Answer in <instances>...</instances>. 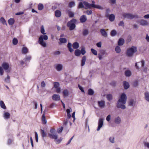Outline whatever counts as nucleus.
I'll use <instances>...</instances> for the list:
<instances>
[{"label": "nucleus", "mask_w": 149, "mask_h": 149, "mask_svg": "<svg viewBox=\"0 0 149 149\" xmlns=\"http://www.w3.org/2000/svg\"><path fill=\"white\" fill-rule=\"evenodd\" d=\"M2 66H0V75L2 76L3 74L4 70L7 72L9 73L10 72V70L9 69V65L7 63L4 62L2 64Z\"/></svg>", "instance_id": "obj_1"}, {"label": "nucleus", "mask_w": 149, "mask_h": 149, "mask_svg": "<svg viewBox=\"0 0 149 149\" xmlns=\"http://www.w3.org/2000/svg\"><path fill=\"white\" fill-rule=\"evenodd\" d=\"M48 36L46 35H41L39 38L38 43L43 47H46L47 45L46 42L43 40H47L48 39Z\"/></svg>", "instance_id": "obj_2"}, {"label": "nucleus", "mask_w": 149, "mask_h": 149, "mask_svg": "<svg viewBox=\"0 0 149 149\" xmlns=\"http://www.w3.org/2000/svg\"><path fill=\"white\" fill-rule=\"evenodd\" d=\"M137 51L136 47L133 46L127 49L126 52L127 55L128 56L132 57L133 56L134 54Z\"/></svg>", "instance_id": "obj_3"}, {"label": "nucleus", "mask_w": 149, "mask_h": 149, "mask_svg": "<svg viewBox=\"0 0 149 149\" xmlns=\"http://www.w3.org/2000/svg\"><path fill=\"white\" fill-rule=\"evenodd\" d=\"M76 22V19H73L67 23V26L69 28L70 30H72L75 28L76 25L75 24Z\"/></svg>", "instance_id": "obj_4"}, {"label": "nucleus", "mask_w": 149, "mask_h": 149, "mask_svg": "<svg viewBox=\"0 0 149 149\" xmlns=\"http://www.w3.org/2000/svg\"><path fill=\"white\" fill-rule=\"evenodd\" d=\"M50 133L48 134L49 136L51 139H54L56 141L58 138V135L56 130L54 129H52L50 130Z\"/></svg>", "instance_id": "obj_5"}, {"label": "nucleus", "mask_w": 149, "mask_h": 149, "mask_svg": "<svg viewBox=\"0 0 149 149\" xmlns=\"http://www.w3.org/2000/svg\"><path fill=\"white\" fill-rule=\"evenodd\" d=\"M126 103V102H119L118 101L116 106L118 108H121L122 109H126V107L125 105Z\"/></svg>", "instance_id": "obj_6"}, {"label": "nucleus", "mask_w": 149, "mask_h": 149, "mask_svg": "<svg viewBox=\"0 0 149 149\" xmlns=\"http://www.w3.org/2000/svg\"><path fill=\"white\" fill-rule=\"evenodd\" d=\"M123 16L125 18L129 19H132L134 17H136V16L132 15L130 13H124L123 14Z\"/></svg>", "instance_id": "obj_7"}, {"label": "nucleus", "mask_w": 149, "mask_h": 149, "mask_svg": "<svg viewBox=\"0 0 149 149\" xmlns=\"http://www.w3.org/2000/svg\"><path fill=\"white\" fill-rule=\"evenodd\" d=\"M127 97L126 95L124 93H122L120 96V98L118 100L119 102H126Z\"/></svg>", "instance_id": "obj_8"}, {"label": "nucleus", "mask_w": 149, "mask_h": 149, "mask_svg": "<svg viewBox=\"0 0 149 149\" xmlns=\"http://www.w3.org/2000/svg\"><path fill=\"white\" fill-rule=\"evenodd\" d=\"M103 118H100L99 119L98 122V127L97 129V131L100 130V128L102 127L103 125Z\"/></svg>", "instance_id": "obj_9"}, {"label": "nucleus", "mask_w": 149, "mask_h": 149, "mask_svg": "<svg viewBox=\"0 0 149 149\" xmlns=\"http://www.w3.org/2000/svg\"><path fill=\"white\" fill-rule=\"evenodd\" d=\"M52 99L54 101H58L60 100V97L59 95L54 94L52 96Z\"/></svg>", "instance_id": "obj_10"}, {"label": "nucleus", "mask_w": 149, "mask_h": 149, "mask_svg": "<svg viewBox=\"0 0 149 149\" xmlns=\"http://www.w3.org/2000/svg\"><path fill=\"white\" fill-rule=\"evenodd\" d=\"M140 24L143 26L148 25V22L146 20H142L138 21Z\"/></svg>", "instance_id": "obj_11"}, {"label": "nucleus", "mask_w": 149, "mask_h": 149, "mask_svg": "<svg viewBox=\"0 0 149 149\" xmlns=\"http://www.w3.org/2000/svg\"><path fill=\"white\" fill-rule=\"evenodd\" d=\"M106 17H108L109 19L111 22H113L114 21L115 18V16L113 14H111L110 15H106Z\"/></svg>", "instance_id": "obj_12"}, {"label": "nucleus", "mask_w": 149, "mask_h": 149, "mask_svg": "<svg viewBox=\"0 0 149 149\" xmlns=\"http://www.w3.org/2000/svg\"><path fill=\"white\" fill-rule=\"evenodd\" d=\"M55 68L58 71H61L63 69V65L61 64H57L55 65Z\"/></svg>", "instance_id": "obj_13"}, {"label": "nucleus", "mask_w": 149, "mask_h": 149, "mask_svg": "<svg viewBox=\"0 0 149 149\" xmlns=\"http://www.w3.org/2000/svg\"><path fill=\"white\" fill-rule=\"evenodd\" d=\"M97 103L99 106L101 108H104L105 105V102L104 101H98Z\"/></svg>", "instance_id": "obj_14"}, {"label": "nucleus", "mask_w": 149, "mask_h": 149, "mask_svg": "<svg viewBox=\"0 0 149 149\" xmlns=\"http://www.w3.org/2000/svg\"><path fill=\"white\" fill-rule=\"evenodd\" d=\"M100 32L102 35L104 37L107 36V34L104 29H102L100 30Z\"/></svg>", "instance_id": "obj_15"}, {"label": "nucleus", "mask_w": 149, "mask_h": 149, "mask_svg": "<svg viewBox=\"0 0 149 149\" xmlns=\"http://www.w3.org/2000/svg\"><path fill=\"white\" fill-rule=\"evenodd\" d=\"M83 3L85 7V9L91 8V4L89 3L86 1H84L83 2Z\"/></svg>", "instance_id": "obj_16"}, {"label": "nucleus", "mask_w": 149, "mask_h": 149, "mask_svg": "<svg viewBox=\"0 0 149 149\" xmlns=\"http://www.w3.org/2000/svg\"><path fill=\"white\" fill-rule=\"evenodd\" d=\"M80 20L82 23L85 22L87 20L86 17L85 15H82L80 17Z\"/></svg>", "instance_id": "obj_17"}, {"label": "nucleus", "mask_w": 149, "mask_h": 149, "mask_svg": "<svg viewBox=\"0 0 149 149\" xmlns=\"http://www.w3.org/2000/svg\"><path fill=\"white\" fill-rule=\"evenodd\" d=\"M121 122V119L120 117L118 116L114 119V122L117 124H120Z\"/></svg>", "instance_id": "obj_18"}, {"label": "nucleus", "mask_w": 149, "mask_h": 149, "mask_svg": "<svg viewBox=\"0 0 149 149\" xmlns=\"http://www.w3.org/2000/svg\"><path fill=\"white\" fill-rule=\"evenodd\" d=\"M123 83L125 89H127L128 88H129L130 87V85L128 82L126 81H123Z\"/></svg>", "instance_id": "obj_19"}, {"label": "nucleus", "mask_w": 149, "mask_h": 149, "mask_svg": "<svg viewBox=\"0 0 149 149\" xmlns=\"http://www.w3.org/2000/svg\"><path fill=\"white\" fill-rule=\"evenodd\" d=\"M124 43V40L123 38H120L119 39L118 42V45L119 46L123 45Z\"/></svg>", "instance_id": "obj_20"}, {"label": "nucleus", "mask_w": 149, "mask_h": 149, "mask_svg": "<svg viewBox=\"0 0 149 149\" xmlns=\"http://www.w3.org/2000/svg\"><path fill=\"white\" fill-rule=\"evenodd\" d=\"M10 116L9 113L8 112H4L3 114V117L5 119H7L9 118Z\"/></svg>", "instance_id": "obj_21"}, {"label": "nucleus", "mask_w": 149, "mask_h": 149, "mask_svg": "<svg viewBox=\"0 0 149 149\" xmlns=\"http://www.w3.org/2000/svg\"><path fill=\"white\" fill-rule=\"evenodd\" d=\"M72 46L71 43L70 42H68L67 45V47L68 48L69 51L70 52H72L74 51V50L72 48Z\"/></svg>", "instance_id": "obj_22"}, {"label": "nucleus", "mask_w": 149, "mask_h": 149, "mask_svg": "<svg viewBox=\"0 0 149 149\" xmlns=\"http://www.w3.org/2000/svg\"><path fill=\"white\" fill-rule=\"evenodd\" d=\"M72 46L74 49H77L79 47V44L77 42H75L73 44Z\"/></svg>", "instance_id": "obj_23"}, {"label": "nucleus", "mask_w": 149, "mask_h": 149, "mask_svg": "<svg viewBox=\"0 0 149 149\" xmlns=\"http://www.w3.org/2000/svg\"><path fill=\"white\" fill-rule=\"evenodd\" d=\"M55 14L56 17H59L61 16V13L60 10H57L55 11Z\"/></svg>", "instance_id": "obj_24"}, {"label": "nucleus", "mask_w": 149, "mask_h": 149, "mask_svg": "<svg viewBox=\"0 0 149 149\" xmlns=\"http://www.w3.org/2000/svg\"><path fill=\"white\" fill-rule=\"evenodd\" d=\"M135 101L134 100H131L129 102V105L130 106H134L135 105Z\"/></svg>", "instance_id": "obj_25"}, {"label": "nucleus", "mask_w": 149, "mask_h": 149, "mask_svg": "<svg viewBox=\"0 0 149 149\" xmlns=\"http://www.w3.org/2000/svg\"><path fill=\"white\" fill-rule=\"evenodd\" d=\"M22 54H26L28 52V50L27 47H23L22 49Z\"/></svg>", "instance_id": "obj_26"}, {"label": "nucleus", "mask_w": 149, "mask_h": 149, "mask_svg": "<svg viewBox=\"0 0 149 149\" xmlns=\"http://www.w3.org/2000/svg\"><path fill=\"white\" fill-rule=\"evenodd\" d=\"M86 59V58L85 56H84L82 57L81 61V66H83L85 65Z\"/></svg>", "instance_id": "obj_27"}, {"label": "nucleus", "mask_w": 149, "mask_h": 149, "mask_svg": "<svg viewBox=\"0 0 149 149\" xmlns=\"http://www.w3.org/2000/svg\"><path fill=\"white\" fill-rule=\"evenodd\" d=\"M0 106L3 109H5L6 108L4 102L3 101H0Z\"/></svg>", "instance_id": "obj_28"}, {"label": "nucleus", "mask_w": 149, "mask_h": 149, "mask_svg": "<svg viewBox=\"0 0 149 149\" xmlns=\"http://www.w3.org/2000/svg\"><path fill=\"white\" fill-rule=\"evenodd\" d=\"M42 120L43 122V123L45 124L46 123L47 121L45 117V115L44 113H43L42 115Z\"/></svg>", "instance_id": "obj_29"}, {"label": "nucleus", "mask_w": 149, "mask_h": 149, "mask_svg": "<svg viewBox=\"0 0 149 149\" xmlns=\"http://www.w3.org/2000/svg\"><path fill=\"white\" fill-rule=\"evenodd\" d=\"M8 22L9 25H12L14 24L15 20L14 19L11 18L8 19Z\"/></svg>", "instance_id": "obj_30"}, {"label": "nucleus", "mask_w": 149, "mask_h": 149, "mask_svg": "<svg viewBox=\"0 0 149 149\" xmlns=\"http://www.w3.org/2000/svg\"><path fill=\"white\" fill-rule=\"evenodd\" d=\"M75 55L77 56H79L81 54L80 50L78 49H77L75 51Z\"/></svg>", "instance_id": "obj_31"}, {"label": "nucleus", "mask_w": 149, "mask_h": 149, "mask_svg": "<svg viewBox=\"0 0 149 149\" xmlns=\"http://www.w3.org/2000/svg\"><path fill=\"white\" fill-rule=\"evenodd\" d=\"M125 74L126 77H129L131 75V72L130 70H127L125 71Z\"/></svg>", "instance_id": "obj_32"}, {"label": "nucleus", "mask_w": 149, "mask_h": 149, "mask_svg": "<svg viewBox=\"0 0 149 149\" xmlns=\"http://www.w3.org/2000/svg\"><path fill=\"white\" fill-rule=\"evenodd\" d=\"M145 96L146 100L149 102V93L148 92H146L145 93Z\"/></svg>", "instance_id": "obj_33"}, {"label": "nucleus", "mask_w": 149, "mask_h": 149, "mask_svg": "<svg viewBox=\"0 0 149 149\" xmlns=\"http://www.w3.org/2000/svg\"><path fill=\"white\" fill-rule=\"evenodd\" d=\"M106 98L108 100L111 101L113 99V96L111 94H107L106 95Z\"/></svg>", "instance_id": "obj_34"}, {"label": "nucleus", "mask_w": 149, "mask_h": 149, "mask_svg": "<svg viewBox=\"0 0 149 149\" xmlns=\"http://www.w3.org/2000/svg\"><path fill=\"white\" fill-rule=\"evenodd\" d=\"M59 40L60 42L61 43H65L67 42V39L65 38H60Z\"/></svg>", "instance_id": "obj_35"}, {"label": "nucleus", "mask_w": 149, "mask_h": 149, "mask_svg": "<svg viewBox=\"0 0 149 149\" xmlns=\"http://www.w3.org/2000/svg\"><path fill=\"white\" fill-rule=\"evenodd\" d=\"M75 4L74 1H71L68 4V6L69 7L71 8L72 7L75 6Z\"/></svg>", "instance_id": "obj_36"}, {"label": "nucleus", "mask_w": 149, "mask_h": 149, "mask_svg": "<svg viewBox=\"0 0 149 149\" xmlns=\"http://www.w3.org/2000/svg\"><path fill=\"white\" fill-rule=\"evenodd\" d=\"M0 21L3 24L7 25L6 21L3 17H1V18L0 19Z\"/></svg>", "instance_id": "obj_37"}, {"label": "nucleus", "mask_w": 149, "mask_h": 149, "mask_svg": "<svg viewBox=\"0 0 149 149\" xmlns=\"http://www.w3.org/2000/svg\"><path fill=\"white\" fill-rule=\"evenodd\" d=\"M89 33V31L88 29H84L83 32V34L84 36L87 35Z\"/></svg>", "instance_id": "obj_38"}, {"label": "nucleus", "mask_w": 149, "mask_h": 149, "mask_svg": "<svg viewBox=\"0 0 149 149\" xmlns=\"http://www.w3.org/2000/svg\"><path fill=\"white\" fill-rule=\"evenodd\" d=\"M111 35L112 36H114L117 34V32L115 30H113L111 32Z\"/></svg>", "instance_id": "obj_39"}, {"label": "nucleus", "mask_w": 149, "mask_h": 149, "mask_svg": "<svg viewBox=\"0 0 149 149\" xmlns=\"http://www.w3.org/2000/svg\"><path fill=\"white\" fill-rule=\"evenodd\" d=\"M31 59V56H26L25 58V60L26 62H27L28 61V62H29Z\"/></svg>", "instance_id": "obj_40"}, {"label": "nucleus", "mask_w": 149, "mask_h": 149, "mask_svg": "<svg viewBox=\"0 0 149 149\" xmlns=\"http://www.w3.org/2000/svg\"><path fill=\"white\" fill-rule=\"evenodd\" d=\"M40 131L42 136L43 137H46L47 136V134L42 129H41Z\"/></svg>", "instance_id": "obj_41"}, {"label": "nucleus", "mask_w": 149, "mask_h": 149, "mask_svg": "<svg viewBox=\"0 0 149 149\" xmlns=\"http://www.w3.org/2000/svg\"><path fill=\"white\" fill-rule=\"evenodd\" d=\"M44 8L43 5L42 3H39L38 6V9L39 10H42Z\"/></svg>", "instance_id": "obj_42"}, {"label": "nucleus", "mask_w": 149, "mask_h": 149, "mask_svg": "<svg viewBox=\"0 0 149 149\" xmlns=\"http://www.w3.org/2000/svg\"><path fill=\"white\" fill-rule=\"evenodd\" d=\"M88 95H93L94 93V91L91 88L88 89Z\"/></svg>", "instance_id": "obj_43"}, {"label": "nucleus", "mask_w": 149, "mask_h": 149, "mask_svg": "<svg viewBox=\"0 0 149 149\" xmlns=\"http://www.w3.org/2000/svg\"><path fill=\"white\" fill-rule=\"evenodd\" d=\"M115 138L113 136L110 137L109 139V140L110 142L112 143H114Z\"/></svg>", "instance_id": "obj_44"}, {"label": "nucleus", "mask_w": 149, "mask_h": 149, "mask_svg": "<svg viewBox=\"0 0 149 149\" xmlns=\"http://www.w3.org/2000/svg\"><path fill=\"white\" fill-rule=\"evenodd\" d=\"M81 54L83 55H84L86 53V51H85V48L84 47H82L81 51Z\"/></svg>", "instance_id": "obj_45"}, {"label": "nucleus", "mask_w": 149, "mask_h": 149, "mask_svg": "<svg viewBox=\"0 0 149 149\" xmlns=\"http://www.w3.org/2000/svg\"><path fill=\"white\" fill-rule=\"evenodd\" d=\"M40 31L41 33H42L43 34L45 35L46 34V33H45V30L44 29V28L43 26V25L41 27Z\"/></svg>", "instance_id": "obj_46"}, {"label": "nucleus", "mask_w": 149, "mask_h": 149, "mask_svg": "<svg viewBox=\"0 0 149 149\" xmlns=\"http://www.w3.org/2000/svg\"><path fill=\"white\" fill-rule=\"evenodd\" d=\"M115 50L117 53H119L120 52L121 49L119 47L116 46L115 49Z\"/></svg>", "instance_id": "obj_47"}, {"label": "nucleus", "mask_w": 149, "mask_h": 149, "mask_svg": "<svg viewBox=\"0 0 149 149\" xmlns=\"http://www.w3.org/2000/svg\"><path fill=\"white\" fill-rule=\"evenodd\" d=\"M63 93L64 96H66L68 95L69 92L68 90H65L63 91Z\"/></svg>", "instance_id": "obj_48"}, {"label": "nucleus", "mask_w": 149, "mask_h": 149, "mask_svg": "<svg viewBox=\"0 0 149 149\" xmlns=\"http://www.w3.org/2000/svg\"><path fill=\"white\" fill-rule=\"evenodd\" d=\"M10 76L8 75H7V77L5 79H4V81L5 82H6L7 83H9L10 81Z\"/></svg>", "instance_id": "obj_49"}, {"label": "nucleus", "mask_w": 149, "mask_h": 149, "mask_svg": "<svg viewBox=\"0 0 149 149\" xmlns=\"http://www.w3.org/2000/svg\"><path fill=\"white\" fill-rule=\"evenodd\" d=\"M84 7V6L82 3L81 2H80L79 3V4L78 7V8H83Z\"/></svg>", "instance_id": "obj_50"}, {"label": "nucleus", "mask_w": 149, "mask_h": 149, "mask_svg": "<svg viewBox=\"0 0 149 149\" xmlns=\"http://www.w3.org/2000/svg\"><path fill=\"white\" fill-rule=\"evenodd\" d=\"M18 43V40L16 38H14L13 40V43L14 45H16Z\"/></svg>", "instance_id": "obj_51"}, {"label": "nucleus", "mask_w": 149, "mask_h": 149, "mask_svg": "<svg viewBox=\"0 0 149 149\" xmlns=\"http://www.w3.org/2000/svg\"><path fill=\"white\" fill-rule=\"evenodd\" d=\"M54 87L55 88H58L59 86V84L58 82H54Z\"/></svg>", "instance_id": "obj_52"}, {"label": "nucleus", "mask_w": 149, "mask_h": 149, "mask_svg": "<svg viewBox=\"0 0 149 149\" xmlns=\"http://www.w3.org/2000/svg\"><path fill=\"white\" fill-rule=\"evenodd\" d=\"M91 51L92 53L94 55H96L97 54V51L93 49H91Z\"/></svg>", "instance_id": "obj_53"}, {"label": "nucleus", "mask_w": 149, "mask_h": 149, "mask_svg": "<svg viewBox=\"0 0 149 149\" xmlns=\"http://www.w3.org/2000/svg\"><path fill=\"white\" fill-rule=\"evenodd\" d=\"M139 64H141V67L143 68V67H144V66L145 65V62L144 60H142L141 62H139L138 63Z\"/></svg>", "instance_id": "obj_54"}, {"label": "nucleus", "mask_w": 149, "mask_h": 149, "mask_svg": "<svg viewBox=\"0 0 149 149\" xmlns=\"http://www.w3.org/2000/svg\"><path fill=\"white\" fill-rule=\"evenodd\" d=\"M94 8H96L100 9H102L103 8L100 5H93Z\"/></svg>", "instance_id": "obj_55"}, {"label": "nucleus", "mask_w": 149, "mask_h": 149, "mask_svg": "<svg viewBox=\"0 0 149 149\" xmlns=\"http://www.w3.org/2000/svg\"><path fill=\"white\" fill-rule=\"evenodd\" d=\"M60 54L61 52L59 51H56L54 52V54L55 56L59 55Z\"/></svg>", "instance_id": "obj_56"}, {"label": "nucleus", "mask_w": 149, "mask_h": 149, "mask_svg": "<svg viewBox=\"0 0 149 149\" xmlns=\"http://www.w3.org/2000/svg\"><path fill=\"white\" fill-rule=\"evenodd\" d=\"M68 15L70 17H74V13L72 11Z\"/></svg>", "instance_id": "obj_57"}, {"label": "nucleus", "mask_w": 149, "mask_h": 149, "mask_svg": "<svg viewBox=\"0 0 149 149\" xmlns=\"http://www.w3.org/2000/svg\"><path fill=\"white\" fill-rule=\"evenodd\" d=\"M138 84V82L137 81H134L133 84V86L134 87H137Z\"/></svg>", "instance_id": "obj_58"}, {"label": "nucleus", "mask_w": 149, "mask_h": 149, "mask_svg": "<svg viewBox=\"0 0 149 149\" xmlns=\"http://www.w3.org/2000/svg\"><path fill=\"white\" fill-rule=\"evenodd\" d=\"M63 129V127H62L61 128L58 129L57 130V131L58 133H61Z\"/></svg>", "instance_id": "obj_59"}, {"label": "nucleus", "mask_w": 149, "mask_h": 149, "mask_svg": "<svg viewBox=\"0 0 149 149\" xmlns=\"http://www.w3.org/2000/svg\"><path fill=\"white\" fill-rule=\"evenodd\" d=\"M86 13L87 14V15H90L92 14V11L91 10H87L86 11Z\"/></svg>", "instance_id": "obj_60"}, {"label": "nucleus", "mask_w": 149, "mask_h": 149, "mask_svg": "<svg viewBox=\"0 0 149 149\" xmlns=\"http://www.w3.org/2000/svg\"><path fill=\"white\" fill-rule=\"evenodd\" d=\"M35 138L36 142H38V134L36 132H35Z\"/></svg>", "instance_id": "obj_61"}, {"label": "nucleus", "mask_w": 149, "mask_h": 149, "mask_svg": "<svg viewBox=\"0 0 149 149\" xmlns=\"http://www.w3.org/2000/svg\"><path fill=\"white\" fill-rule=\"evenodd\" d=\"M62 140V139L61 138H60L58 140L57 139L55 141H56L57 143H59L61 142Z\"/></svg>", "instance_id": "obj_62"}, {"label": "nucleus", "mask_w": 149, "mask_h": 149, "mask_svg": "<svg viewBox=\"0 0 149 149\" xmlns=\"http://www.w3.org/2000/svg\"><path fill=\"white\" fill-rule=\"evenodd\" d=\"M111 116L110 115H109L106 117V119L107 121H109L111 120Z\"/></svg>", "instance_id": "obj_63"}, {"label": "nucleus", "mask_w": 149, "mask_h": 149, "mask_svg": "<svg viewBox=\"0 0 149 149\" xmlns=\"http://www.w3.org/2000/svg\"><path fill=\"white\" fill-rule=\"evenodd\" d=\"M118 25L119 26H124V22L123 21H121L118 24Z\"/></svg>", "instance_id": "obj_64"}]
</instances>
